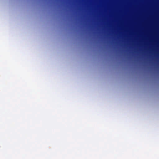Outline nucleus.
Here are the masks:
<instances>
[{
	"label": "nucleus",
	"instance_id": "obj_1",
	"mask_svg": "<svg viewBox=\"0 0 159 159\" xmlns=\"http://www.w3.org/2000/svg\"><path fill=\"white\" fill-rule=\"evenodd\" d=\"M86 42H159V40H79Z\"/></svg>",
	"mask_w": 159,
	"mask_h": 159
},
{
	"label": "nucleus",
	"instance_id": "obj_2",
	"mask_svg": "<svg viewBox=\"0 0 159 159\" xmlns=\"http://www.w3.org/2000/svg\"><path fill=\"white\" fill-rule=\"evenodd\" d=\"M84 40H159V39H89Z\"/></svg>",
	"mask_w": 159,
	"mask_h": 159
}]
</instances>
